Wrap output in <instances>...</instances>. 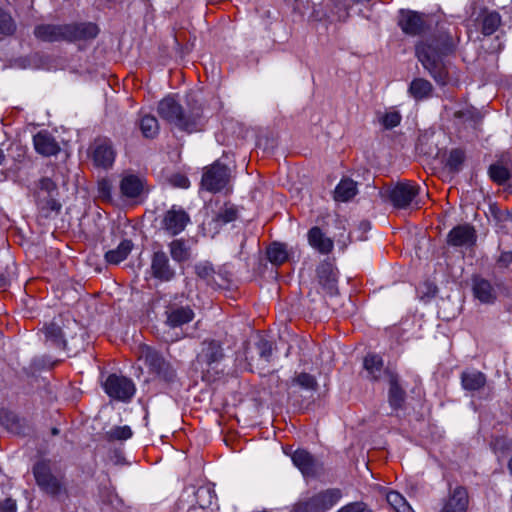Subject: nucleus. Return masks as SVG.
Listing matches in <instances>:
<instances>
[{
    "label": "nucleus",
    "mask_w": 512,
    "mask_h": 512,
    "mask_svg": "<svg viewBox=\"0 0 512 512\" xmlns=\"http://www.w3.org/2000/svg\"><path fill=\"white\" fill-rule=\"evenodd\" d=\"M461 40V30L456 24L439 21L426 37L415 44V56L437 85L450 82L449 57L454 56Z\"/></svg>",
    "instance_id": "f257e3e1"
},
{
    "label": "nucleus",
    "mask_w": 512,
    "mask_h": 512,
    "mask_svg": "<svg viewBox=\"0 0 512 512\" xmlns=\"http://www.w3.org/2000/svg\"><path fill=\"white\" fill-rule=\"evenodd\" d=\"M157 113L163 120L187 133L200 131L204 125L203 106L194 98L188 99L184 107L174 95H168L158 103Z\"/></svg>",
    "instance_id": "f03ea898"
},
{
    "label": "nucleus",
    "mask_w": 512,
    "mask_h": 512,
    "mask_svg": "<svg viewBox=\"0 0 512 512\" xmlns=\"http://www.w3.org/2000/svg\"><path fill=\"white\" fill-rule=\"evenodd\" d=\"M32 472L37 486L43 493L56 499L67 495L65 474L56 461L40 457L34 463Z\"/></svg>",
    "instance_id": "7ed1b4c3"
},
{
    "label": "nucleus",
    "mask_w": 512,
    "mask_h": 512,
    "mask_svg": "<svg viewBox=\"0 0 512 512\" xmlns=\"http://www.w3.org/2000/svg\"><path fill=\"white\" fill-rule=\"evenodd\" d=\"M31 194L41 217L49 219L61 213L62 204L58 199L59 188L52 178L43 176L35 181Z\"/></svg>",
    "instance_id": "20e7f679"
},
{
    "label": "nucleus",
    "mask_w": 512,
    "mask_h": 512,
    "mask_svg": "<svg viewBox=\"0 0 512 512\" xmlns=\"http://www.w3.org/2000/svg\"><path fill=\"white\" fill-rule=\"evenodd\" d=\"M224 358L222 341L207 338L201 342V349L196 355L193 365L195 369H200L203 381L213 382L220 376L218 365Z\"/></svg>",
    "instance_id": "39448f33"
},
{
    "label": "nucleus",
    "mask_w": 512,
    "mask_h": 512,
    "mask_svg": "<svg viewBox=\"0 0 512 512\" xmlns=\"http://www.w3.org/2000/svg\"><path fill=\"white\" fill-rule=\"evenodd\" d=\"M342 498L339 488H329L313 496L299 500L291 507L290 512H326Z\"/></svg>",
    "instance_id": "423d86ee"
},
{
    "label": "nucleus",
    "mask_w": 512,
    "mask_h": 512,
    "mask_svg": "<svg viewBox=\"0 0 512 512\" xmlns=\"http://www.w3.org/2000/svg\"><path fill=\"white\" fill-rule=\"evenodd\" d=\"M232 172L229 166L220 160L203 168L200 182L201 189L210 193H218L226 189L231 182Z\"/></svg>",
    "instance_id": "0eeeda50"
},
{
    "label": "nucleus",
    "mask_w": 512,
    "mask_h": 512,
    "mask_svg": "<svg viewBox=\"0 0 512 512\" xmlns=\"http://www.w3.org/2000/svg\"><path fill=\"white\" fill-rule=\"evenodd\" d=\"M198 281L212 290L227 289L231 284V273L223 267L215 269L209 261H200L193 266Z\"/></svg>",
    "instance_id": "6e6552de"
},
{
    "label": "nucleus",
    "mask_w": 512,
    "mask_h": 512,
    "mask_svg": "<svg viewBox=\"0 0 512 512\" xmlns=\"http://www.w3.org/2000/svg\"><path fill=\"white\" fill-rule=\"evenodd\" d=\"M420 186L411 180L399 181L393 187L388 188L385 193L387 199L396 209H406L412 204H415L417 208L418 201L416 198L420 193Z\"/></svg>",
    "instance_id": "1a4fd4ad"
},
{
    "label": "nucleus",
    "mask_w": 512,
    "mask_h": 512,
    "mask_svg": "<svg viewBox=\"0 0 512 512\" xmlns=\"http://www.w3.org/2000/svg\"><path fill=\"white\" fill-rule=\"evenodd\" d=\"M153 252L150 257V275L160 282H170L175 279L177 273L171 263L168 254L158 242L152 244Z\"/></svg>",
    "instance_id": "9d476101"
},
{
    "label": "nucleus",
    "mask_w": 512,
    "mask_h": 512,
    "mask_svg": "<svg viewBox=\"0 0 512 512\" xmlns=\"http://www.w3.org/2000/svg\"><path fill=\"white\" fill-rule=\"evenodd\" d=\"M397 24L408 36H423L431 27V17L418 11L401 9Z\"/></svg>",
    "instance_id": "9b49d317"
},
{
    "label": "nucleus",
    "mask_w": 512,
    "mask_h": 512,
    "mask_svg": "<svg viewBox=\"0 0 512 512\" xmlns=\"http://www.w3.org/2000/svg\"><path fill=\"white\" fill-rule=\"evenodd\" d=\"M117 152L113 142L108 137H97L89 146L88 156L93 166L98 169L109 170L113 167Z\"/></svg>",
    "instance_id": "f8f14e48"
},
{
    "label": "nucleus",
    "mask_w": 512,
    "mask_h": 512,
    "mask_svg": "<svg viewBox=\"0 0 512 512\" xmlns=\"http://www.w3.org/2000/svg\"><path fill=\"white\" fill-rule=\"evenodd\" d=\"M190 222L189 214L180 206L173 205L159 217V228L170 237L182 233Z\"/></svg>",
    "instance_id": "ddd939ff"
},
{
    "label": "nucleus",
    "mask_w": 512,
    "mask_h": 512,
    "mask_svg": "<svg viewBox=\"0 0 512 512\" xmlns=\"http://www.w3.org/2000/svg\"><path fill=\"white\" fill-rule=\"evenodd\" d=\"M103 388L109 397L122 402L130 401L136 391L130 378L117 374H110L103 383Z\"/></svg>",
    "instance_id": "4468645a"
},
{
    "label": "nucleus",
    "mask_w": 512,
    "mask_h": 512,
    "mask_svg": "<svg viewBox=\"0 0 512 512\" xmlns=\"http://www.w3.org/2000/svg\"><path fill=\"white\" fill-rule=\"evenodd\" d=\"M65 32V42H89L98 36L100 28L93 22H71L66 23Z\"/></svg>",
    "instance_id": "2eb2a0df"
},
{
    "label": "nucleus",
    "mask_w": 512,
    "mask_h": 512,
    "mask_svg": "<svg viewBox=\"0 0 512 512\" xmlns=\"http://www.w3.org/2000/svg\"><path fill=\"white\" fill-rule=\"evenodd\" d=\"M119 190L121 197L128 200H136L149 192L146 179L132 173L122 176Z\"/></svg>",
    "instance_id": "dca6fc26"
},
{
    "label": "nucleus",
    "mask_w": 512,
    "mask_h": 512,
    "mask_svg": "<svg viewBox=\"0 0 512 512\" xmlns=\"http://www.w3.org/2000/svg\"><path fill=\"white\" fill-rule=\"evenodd\" d=\"M477 231L469 223L459 224L453 227L446 237V243L451 247H472L477 242Z\"/></svg>",
    "instance_id": "f3484780"
},
{
    "label": "nucleus",
    "mask_w": 512,
    "mask_h": 512,
    "mask_svg": "<svg viewBox=\"0 0 512 512\" xmlns=\"http://www.w3.org/2000/svg\"><path fill=\"white\" fill-rule=\"evenodd\" d=\"M164 315L165 324L170 328L182 327L195 317L194 310L190 305L183 306L174 302L166 305Z\"/></svg>",
    "instance_id": "a211bd4d"
},
{
    "label": "nucleus",
    "mask_w": 512,
    "mask_h": 512,
    "mask_svg": "<svg viewBox=\"0 0 512 512\" xmlns=\"http://www.w3.org/2000/svg\"><path fill=\"white\" fill-rule=\"evenodd\" d=\"M0 425L8 432L16 435H28L32 428L25 417H20L16 412L6 407L0 408Z\"/></svg>",
    "instance_id": "6ab92c4d"
},
{
    "label": "nucleus",
    "mask_w": 512,
    "mask_h": 512,
    "mask_svg": "<svg viewBox=\"0 0 512 512\" xmlns=\"http://www.w3.org/2000/svg\"><path fill=\"white\" fill-rule=\"evenodd\" d=\"M318 283L330 296L338 294V270L328 261L321 262L316 269Z\"/></svg>",
    "instance_id": "aec40b11"
},
{
    "label": "nucleus",
    "mask_w": 512,
    "mask_h": 512,
    "mask_svg": "<svg viewBox=\"0 0 512 512\" xmlns=\"http://www.w3.org/2000/svg\"><path fill=\"white\" fill-rule=\"evenodd\" d=\"M469 506V494L464 486H456L449 490L448 497L444 500L440 512H467Z\"/></svg>",
    "instance_id": "412c9836"
},
{
    "label": "nucleus",
    "mask_w": 512,
    "mask_h": 512,
    "mask_svg": "<svg viewBox=\"0 0 512 512\" xmlns=\"http://www.w3.org/2000/svg\"><path fill=\"white\" fill-rule=\"evenodd\" d=\"M388 377V402L395 411L403 409L406 401V391L400 383V377L396 372L386 370Z\"/></svg>",
    "instance_id": "4be33fe9"
},
{
    "label": "nucleus",
    "mask_w": 512,
    "mask_h": 512,
    "mask_svg": "<svg viewBox=\"0 0 512 512\" xmlns=\"http://www.w3.org/2000/svg\"><path fill=\"white\" fill-rule=\"evenodd\" d=\"M293 249L287 243L272 241L265 249L267 260L274 267H281L293 257Z\"/></svg>",
    "instance_id": "5701e85b"
},
{
    "label": "nucleus",
    "mask_w": 512,
    "mask_h": 512,
    "mask_svg": "<svg viewBox=\"0 0 512 512\" xmlns=\"http://www.w3.org/2000/svg\"><path fill=\"white\" fill-rule=\"evenodd\" d=\"M35 151L45 157L55 156L60 152V146L54 136L47 130H40L33 136Z\"/></svg>",
    "instance_id": "b1692460"
},
{
    "label": "nucleus",
    "mask_w": 512,
    "mask_h": 512,
    "mask_svg": "<svg viewBox=\"0 0 512 512\" xmlns=\"http://www.w3.org/2000/svg\"><path fill=\"white\" fill-rule=\"evenodd\" d=\"M65 24H39L33 31L34 36L42 42H65Z\"/></svg>",
    "instance_id": "393cba45"
},
{
    "label": "nucleus",
    "mask_w": 512,
    "mask_h": 512,
    "mask_svg": "<svg viewBox=\"0 0 512 512\" xmlns=\"http://www.w3.org/2000/svg\"><path fill=\"white\" fill-rule=\"evenodd\" d=\"M472 292L474 297L484 304H493L497 299V291L492 283L478 275L472 279Z\"/></svg>",
    "instance_id": "a878e982"
},
{
    "label": "nucleus",
    "mask_w": 512,
    "mask_h": 512,
    "mask_svg": "<svg viewBox=\"0 0 512 512\" xmlns=\"http://www.w3.org/2000/svg\"><path fill=\"white\" fill-rule=\"evenodd\" d=\"M501 22L500 14L487 8L482 9L475 20L477 28L484 36L494 34L500 27Z\"/></svg>",
    "instance_id": "bb28decb"
},
{
    "label": "nucleus",
    "mask_w": 512,
    "mask_h": 512,
    "mask_svg": "<svg viewBox=\"0 0 512 512\" xmlns=\"http://www.w3.org/2000/svg\"><path fill=\"white\" fill-rule=\"evenodd\" d=\"M291 459L304 475H315L320 468L318 460L308 450H294Z\"/></svg>",
    "instance_id": "cd10ccee"
},
{
    "label": "nucleus",
    "mask_w": 512,
    "mask_h": 512,
    "mask_svg": "<svg viewBox=\"0 0 512 512\" xmlns=\"http://www.w3.org/2000/svg\"><path fill=\"white\" fill-rule=\"evenodd\" d=\"M308 243L321 254H329L334 248V241L326 237L318 226H313L307 233Z\"/></svg>",
    "instance_id": "c85d7f7f"
},
{
    "label": "nucleus",
    "mask_w": 512,
    "mask_h": 512,
    "mask_svg": "<svg viewBox=\"0 0 512 512\" xmlns=\"http://www.w3.org/2000/svg\"><path fill=\"white\" fill-rule=\"evenodd\" d=\"M137 354L138 359L144 361L151 373L166 361L160 351L145 343L138 346Z\"/></svg>",
    "instance_id": "c756f323"
},
{
    "label": "nucleus",
    "mask_w": 512,
    "mask_h": 512,
    "mask_svg": "<svg viewBox=\"0 0 512 512\" xmlns=\"http://www.w3.org/2000/svg\"><path fill=\"white\" fill-rule=\"evenodd\" d=\"M169 253L174 262L183 265L192 257V249L188 240L184 238L173 239L168 244Z\"/></svg>",
    "instance_id": "7c9ffc66"
},
{
    "label": "nucleus",
    "mask_w": 512,
    "mask_h": 512,
    "mask_svg": "<svg viewBox=\"0 0 512 512\" xmlns=\"http://www.w3.org/2000/svg\"><path fill=\"white\" fill-rule=\"evenodd\" d=\"M434 87L425 78H414L408 87V94L416 101H423L433 96Z\"/></svg>",
    "instance_id": "2f4dec72"
},
{
    "label": "nucleus",
    "mask_w": 512,
    "mask_h": 512,
    "mask_svg": "<svg viewBox=\"0 0 512 512\" xmlns=\"http://www.w3.org/2000/svg\"><path fill=\"white\" fill-rule=\"evenodd\" d=\"M42 330L47 342H50L51 345L58 349H66L67 343L63 329L56 321L53 320L49 323H45Z\"/></svg>",
    "instance_id": "473e14b6"
},
{
    "label": "nucleus",
    "mask_w": 512,
    "mask_h": 512,
    "mask_svg": "<svg viewBox=\"0 0 512 512\" xmlns=\"http://www.w3.org/2000/svg\"><path fill=\"white\" fill-rule=\"evenodd\" d=\"M461 386L464 390L475 392L483 389L486 385V375L480 371H463L460 375Z\"/></svg>",
    "instance_id": "72a5a7b5"
},
{
    "label": "nucleus",
    "mask_w": 512,
    "mask_h": 512,
    "mask_svg": "<svg viewBox=\"0 0 512 512\" xmlns=\"http://www.w3.org/2000/svg\"><path fill=\"white\" fill-rule=\"evenodd\" d=\"M488 175L491 181L497 185H504L510 180L511 172L504 155L489 166Z\"/></svg>",
    "instance_id": "f704fd0d"
},
{
    "label": "nucleus",
    "mask_w": 512,
    "mask_h": 512,
    "mask_svg": "<svg viewBox=\"0 0 512 512\" xmlns=\"http://www.w3.org/2000/svg\"><path fill=\"white\" fill-rule=\"evenodd\" d=\"M132 248V241L130 239H124L115 249L108 250L104 255V259L108 264L118 265L127 259L132 251Z\"/></svg>",
    "instance_id": "c9c22d12"
},
{
    "label": "nucleus",
    "mask_w": 512,
    "mask_h": 512,
    "mask_svg": "<svg viewBox=\"0 0 512 512\" xmlns=\"http://www.w3.org/2000/svg\"><path fill=\"white\" fill-rule=\"evenodd\" d=\"M363 367L369 374L371 380L379 381L384 368V361L380 355L368 353L364 357Z\"/></svg>",
    "instance_id": "e433bc0d"
},
{
    "label": "nucleus",
    "mask_w": 512,
    "mask_h": 512,
    "mask_svg": "<svg viewBox=\"0 0 512 512\" xmlns=\"http://www.w3.org/2000/svg\"><path fill=\"white\" fill-rule=\"evenodd\" d=\"M357 194L356 182L350 178H343L334 190V200L348 202Z\"/></svg>",
    "instance_id": "4c0bfd02"
},
{
    "label": "nucleus",
    "mask_w": 512,
    "mask_h": 512,
    "mask_svg": "<svg viewBox=\"0 0 512 512\" xmlns=\"http://www.w3.org/2000/svg\"><path fill=\"white\" fill-rule=\"evenodd\" d=\"M137 125L143 135L147 139H154L159 134V123L155 116L145 114L140 117Z\"/></svg>",
    "instance_id": "58836bf2"
},
{
    "label": "nucleus",
    "mask_w": 512,
    "mask_h": 512,
    "mask_svg": "<svg viewBox=\"0 0 512 512\" xmlns=\"http://www.w3.org/2000/svg\"><path fill=\"white\" fill-rule=\"evenodd\" d=\"M453 117L460 123H468L473 128H476L482 122L481 113L473 107L455 111Z\"/></svg>",
    "instance_id": "ea45409f"
},
{
    "label": "nucleus",
    "mask_w": 512,
    "mask_h": 512,
    "mask_svg": "<svg viewBox=\"0 0 512 512\" xmlns=\"http://www.w3.org/2000/svg\"><path fill=\"white\" fill-rule=\"evenodd\" d=\"M133 435L132 429L127 426H113L106 431L102 438L109 443L123 442Z\"/></svg>",
    "instance_id": "a19ab883"
},
{
    "label": "nucleus",
    "mask_w": 512,
    "mask_h": 512,
    "mask_svg": "<svg viewBox=\"0 0 512 512\" xmlns=\"http://www.w3.org/2000/svg\"><path fill=\"white\" fill-rule=\"evenodd\" d=\"M378 122L381 124L383 129L391 130L400 125L402 120V115L395 108H390L386 110L384 113H377Z\"/></svg>",
    "instance_id": "79ce46f5"
},
{
    "label": "nucleus",
    "mask_w": 512,
    "mask_h": 512,
    "mask_svg": "<svg viewBox=\"0 0 512 512\" xmlns=\"http://www.w3.org/2000/svg\"><path fill=\"white\" fill-rule=\"evenodd\" d=\"M112 183L107 177H102L97 181L96 199L102 204H113Z\"/></svg>",
    "instance_id": "37998d69"
},
{
    "label": "nucleus",
    "mask_w": 512,
    "mask_h": 512,
    "mask_svg": "<svg viewBox=\"0 0 512 512\" xmlns=\"http://www.w3.org/2000/svg\"><path fill=\"white\" fill-rule=\"evenodd\" d=\"M291 384L310 391H316L319 387L316 377L307 372L296 373Z\"/></svg>",
    "instance_id": "c03bdc74"
},
{
    "label": "nucleus",
    "mask_w": 512,
    "mask_h": 512,
    "mask_svg": "<svg viewBox=\"0 0 512 512\" xmlns=\"http://www.w3.org/2000/svg\"><path fill=\"white\" fill-rule=\"evenodd\" d=\"M238 219V209L231 203H225L214 217V221L219 225H225Z\"/></svg>",
    "instance_id": "a18cd8bd"
},
{
    "label": "nucleus",
    "mask_w": 512,
    "mask_h": 512,
    "mask_svg": "<svg viewBox=\"0 0 512 512\" xmlns=\"http://www.w3.org/2000/svg\"><path fill=\"white\" fill-rule=\"evenodd\" d=\"M195 497L197 504L203 510L213 504V500L216 498V494L212 487L201 486L196 490Z\"/></svg>",
    "instance_id": "49530a36"
},
{
    "label": "nucleus",
    "mask_w": 512,
    "mask_h": 512,
    "mask_svg": "<svg viewBox=\"0 0 512 512\" xmlns=\"http://www.w3.org/2000/svg\"><path fill=\"white\" fill-rule=\"evenodd\" d=\"M388 504L396 512H412L411 507L405 500V498L397 491H390L386 496Z\"/></svg>",
    "instance_id": "de8ad7c7"
},
{
    "label": "nucleus",
    "mask_w": 512,
    "mask_h": 512,
    "mask_svg": "<svg viewBox=\"0 0 512 512\" xmlns=\"http://www.w3.org/2000/svg\"><path fill=\"white\" fill-rule=\"evenodd\" d=\"M16 23L11 14L0 7V34L11 36L16 31Z\"/></svg>",
    "instance_id": "09e8293b"
},
{
    "label": "nucleus",
    "mask_w": 512,
    "mask_h": 512,
    "mask_svg": "<svg viewBox=\"0 0 512 512\" xmlns=\"http://www.w3.org/2000/svg\"><path fill=\"white\" fill-rule=\"evenodd\" d=\"M495 269L501 273L509 271L512 273V250H500L495 260Z\"/></svg>",
    "instance_id": "8fccbe9b"
},
{
    "label": "nucleus",
    "mask_w": 512,
    "mask_h": 512,
    "mask_svg": "<svg viewBox=\"0 0 512 512\" xmlns=\"http://www.w3.org/2000/svg\"><path fill=\"white\" fill-rule=\"evenodd\" d=\"M152 373L156 374L160 379L166 383H173L177 378L176 370L173 368L169 361L163 362L156 370Z\"/></svg>",
    "instance_id": "3c124183"
},
{
    "label": "nucleus",
    "mask_w": 512,
    "mask_h": 512,
    "mask_svg": "<svg viewBox=\"0 0 512 512\" xmlns=\"http://www.w3.org/2000/svg\"><path fill=\"white\" fill-rule=\"evenodd\" d=\"M464 159L465 154L461 149H453L447 159V166L451 171L457 172L461 169Z\"/></svg>",
    "instance_id": "603ef678"
},
{
    "label": "nucleus",
    "mask_w": 512,
    "mask_h": 512,
    "mask_svg": "<svg viewBox=\"0 0 512 512\" xmlns=\"http://www.w3.org/2000/svg\"><path fill=\"white\" fill-rule=\"evenodd\" d=\"M256 348L260 357L269 362L273 352V343L264 337H260L256 343Z\"/></svg>",
    "instance_id": "864d4df0"
},
{
    "label": "nucleus",
    "mask_w": 512,
    "mask_h": 512,
    "mask_svg": "<svg viewBox=\"0 0 512 512\" xmlns=\"http://www.w3.org/2000/svg\"><path fill=\"white\" fill-rule=\"evenodd\" d=\"M333 8L331 12L339 21H344L349 16V6L345 5L342 0H332Z\"/></svg>",
    "instance_id": "5fc2aeb1"
},
{
    "label": "nucleus",
    "mask_w": 512,
    "mask_h": 512,
    "mask_svg": "<svg viewBox=\"0 0 512 512\" xmlns=\"http://www.w3.org/2000/svg\"><path fill=\"white\" fill-rule=\"evenodd\" d=\"M337 512H372L370 509L366 507V505L362 502H353L349 503L342 508H340Z\"/></svg>",
    "instance_id": "6e6d98bb"
},
{
    "label": "nucleus",
    "mask_w": 512,
    "mask_h": 512,
    "mask_svg": "<svg viewBox=\"0 0 512 512\" xmlns=\"http://www.w3.org/2000/svg\"><path fill=\"white\" fill-rule=\"evenodd\" d=\"M170 182L173 186L179 188H188L190 185L188 177L181 173L172 175L170 178Z\"/></svg>",
    "instance_id": "4d7b16f0"
},
{
    "label": "nucleus",
    "mask_w": 512,
    "mask_h": 512,
    "mask_svg": "<svg viewBox=\"0 0 512 512\" xmlns=\"http://www.w3.org/2000/svg\"><path fill=\"white\" fill-rule=\"evenodd\" d=\"M491 214L497 221H506L510 217L508 210H501L496 205L490 207Z\"/></svg>",
    "instance_id": "13d9d810"
},
{
    "label": "nucleus",
    "mask_w": 512,
    "mask_h": 512,
    "mask_svg": "<svg viewBox=\"0 0 512 512\" xmlns=\"http://www.w3.org/2000/svg\"><path fill=\"white\" fill-rule=\"evenodd\" d=\"M17 506L15 500L7 498L0 502V512H16Z\"/></svg>",
    "instance_id": "bf43d9fd"
},
{
    "label": "nucleus",
    "mask_w": 512,
    "mask_h": 512,
    "mask_svg": "<svg viewBox=\"0 0 512 512\" xmlns=\"http://www.w3.org/2000/svg\"><path fill=\"white\" fill-rule=\"evenodd\" d=\"M110 452H111V455L109 457H110V460L114 464H122L123 463L124 458L122 456L121 450H110Z\"/></svg>",
    "instance_id": "052dcab7"
},
{
    "label": "nucleus",
    "mask_w": 512,
    "mask_h": 512,
    "mask_svg": "<svg viewBox=\"0 0 512 512\" xmlns=\"http://www.w3.org/2000/svg\"><path fill=\"white\" fill-rule=\"evenodd\" d=\"M10 285V279L5 273H0V289H6Z\"/></svg>",
    "instance_id": "680f3d73"
},
{
    "label": "nucleus",
    "mask_w": 512,
    "mask_h": 512,
    "mask_svg": "<svg viewBox=\"0 0 512 512\" xmlns=\"http://www.w3.org/2000/svg\"><path fill=\"white\" fill-rule=\"evenodd\" d=\"M6 160V156L4 154V151L0 148V166L4 164Z\"/></svg>",
    "instance_id": "e2e57ef3"
},
{
    "label": "nucleus",
    "mask_w": 512,
    "mask_h": 512,
    "mask_svg": "<svg viewBox=\"0 0 512 512\" xmlns=\"http://www.w3.org/2000/svg\"><path fill=\"white\" fill-rule=\"evenodd\" d=\"M59 433H60V430L57 427H53L50 430L51 436H57V435H59Z\"/></svg>",
    "instance_id": "0e129e2a"
},
{
    "label": "nucleus",
    "mask_w": 512,
    "mask_h": 512,
    "mask_svg": "<svg viewBox=\"0 0 512 512\" xmlns=\"http://www.w3.org/2000/svg\"><path fill=\"white\" fill-rule=\"evenodd\" d=\"M62 361L61 360H55L53 362H51L49 368L50 369H53L54 367H56L57 365H59Z\"/></svg>",
    "instance_id": "69168bd1"
},
{
    "label": "nucleus",
    "mask_w": 512,
    "mask_h": 512,
    "mask_svg": "<svg viewBox=\"0 0 512 512\" xmlns=\"http://www.w3.org/2000/svg\"><path fill=\"white\" fill-rule=\"evenodd\" d=\"M508 468H509L510 473L512 474V457L509 460Z\"/></svg>",
    "instance_id": "338daca9"
}]
</instances>
